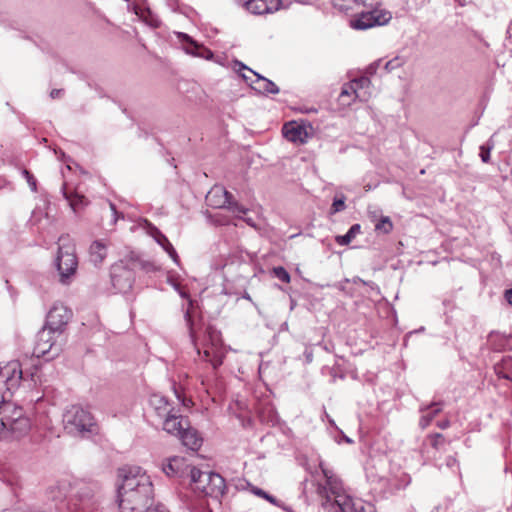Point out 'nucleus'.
I'll list each match as a JSON object with an SVG mask.
<instances>
[{
	"label": "nucleus",
	"instance_id": "obj_1",
	"mask_svg": "<svg viewBox=\"0 0 512 512\" xmlns=\"http://www.w3.org/2000/svg\"><path fill=\"white\" fill-rule=\"evenodd\" d=\"M122 483L118 487L120 512H151L153 504V484L141 467L133 466L119 471Z\"/></svg>",
	"mask_w": 512,
	"mask_h": 512
},
{
	"label": "nucleus",
	"instance_id": "obj_2",
	"mask_svg": "<svg viewBox=\"0 0 512 512\" xmlns=\"http://www.w3.org/2000/svg\"><path fill=\"white\" fill-rule=\"evenodd\" d=\"M184 319L188 327L190 339L197 351L201 355V348L203 349V359L210 363L214 370L220 367L225 357V348L222 343L221 333L212 326L205 329L203 340L198 342V335L196 333L194 322L188 308L185 311Z\"/></svg>",
	"mask_w": 512,
	"mask_h": 512
},
{
	"label": "nucleus",
	"instance_id": "obj_3",
	"mask_svg": "<svg viewBox=\"0 0 512 512\" xmlns=\"http://www.w3.org/2000/svg\"><path fill=\"white\" fill-rule=\"evenodd\" d=\"M63 425L67 433L85 437L97 433V424L93 415L78 405H72L63 414Z\"/></svg>",
	"mask_w": 512,
	"mask_h": 512
},
{
	"label": "nucleus",
	"instance_id": "obj_4",
	"mask_svg": "<svg viewBox=\"0 0 512 512\" xmlns=\"http://www.w3.org/2000/svg\"><path fill=\"white\" fill-rule=\"evenodd\" d=\"M24 380L22 366L19 361H10L0 365V408H11L13 393L19 388Z\"/></svg>",
	"mask_w": 512,
	"mask_h": 512
},
{
	"label": "nucleus",
	"instance_id": "obj_5",
	"mask_svg": "<svg viewBox=\"0 0 512 512\" xmlns=\"http://www.w3.org/2000/svg\"><path fill=\"white\" fill-rule=\"evenodd\" d=\"M78 267L75 254V247L68 235L59 237V246L56 257V268L59 273V281L62 284H69Z\"/></svg>",
	"mask_w": 512,
	"mask_h": 512
},
{
	"label": "nucleus",
	"instance_id": "obj_6",
	"mask_svg": "<svg viewBox=\"0 0 512 512\" xmlns=\"http://www.w3.org/2000/svg\"><path fill=\"white\" fill-rule=\"evenodd\" d=\"M321 473L323 477L326 480L325 484L317 483L316 485V492L317 494L325 500V502H329L331 496L335 497V503L337 504L339 510L341 512H348V509H350V505L348 503L342 504L339 500L341 497L340 493L342 491V484L341 481L333 474L331 470L328 468H325L323 466V463L320 462L319 464Z\"/></svg>",
	"mask_w": 512,
	"mask_h": 512
},
{
	"label": "nucleus",
	"instance_id": "obj_7",
	"mask_svg": "<svg viewBox=\"0 0 512 512\" xmlns=\"http://www.w3.org/2000/svg\"><path fill=\"white\" fill-rule=\"evenodd\" d=\"M1 413L4 428L8 430V437L19 438L30 430V419L24 416L21 407L12 404L11 408L3 409Z\"/></svg>",
	"mask_w": 512,
	"mask_h": 512
},
{
	"label": "nucleus",
	"instance_id": "obj_8",
	"mask_svg": "<svg viewBox=\"0 0 512 512\" xmlns=\"http://www.w3.org/2000/svg\"><path fill=\"white\" fill-rule=\"evenodd\" d=\"M382 60L378 59L369 64L364 70L354 74V100L367 102L374 94L370 77L376 74Z\"/></svg>",
	"mask_w": 512,
	"mask_h": 512
},
{
	"label": "nucleus",
	"instance_id": "obj_9",
	"mask_svg": "<svg viewBox=\"0 0 512 512\" xmlns=\"http://www.w3.org/2000/svg\"><path fill=\"white\" fill-rule=\"evenodd\" d=\"M56 336H58L56 332L44 326L36 335L33 356L37 358L55 357L60 351V348L56 345Z\"/></svg>",
	"mask_w": 512,
	"mask_h": 512
},
{
	"label": "nucleus",
	"instance_id": "obj_10",
	"mask_svg": "<svg viewBox=\"0 0 512 512\" xmlns=\"http://www.w3.org/2000/svg\"><path fill=\"white\" fill-rule=\"evenodd\" d=\"M206 200L209 205L218 208H228L234 213L245 214L247 209L239 205L235 200L232 193L225 190L223 187L215 186L207 194Z\"/></svg>",
	"mask_w": 512,
	"mask_h": 512
},
{
	"label": "nucleus",
	"instance_id": "obj_11",
	"mask_svg": "<svg viewBox=\"0 0 512 512\" xmlns=\"http://www.w3.org/2000/svg\"><path fill=\"white\" fill-rule=\"evenodd\" d=\"M139 264H140V262H139ZM137 265H138V262H132L131 263L132 267H129V266H126L123 264H117L112 267L111 282H112L113 287L117 291H119L121 293H126L132 288L133 282H134L133 268L136 267ZM141 266L143 268H146L145 265L142 263H141Z\"/></svg>",
	"mask_w": 512,
	"mask_h": 512
},
{
	"label": "nucleus",
	"instance_id": "obj_12",
	"mask_svg": "<svg viewBox=\"0 0 512 512\" xmlns=\"http://www.w3.org/2000/svg\"><path fill=\"white\" fill-rule=\"evenodd\" d=\"M72 317V311L62 303H55L49 310L45 326L60 336Z\"/></svg>",
	"mask_w": 512,
	"mask_h": 512
},
{
	"label": "nucleus",
	"instance_id": "obj_13",
	"mask_svg": "<svg viewBox=\"0 0 512 512\" xmlns=\"http://www.w3.org/2000/svg\"><path fill=\"white\" fill-rule=\"evenodd\" d=\"M391 19L390 12L373 9L370 11H362L357 14L354 19V29L366 30L374 26H381L387 24Z\"/></svg>",
	"mask_w": 512,
	"mask_h": 512
},
{
	"label": "nucleus",
	"instance_id": "obj_14",
	"mask_svg": "<svg viewBox=\"0 0 512 512\" xmlns=\"http://www.w3.org/2000/svg\"><path fill=\"white\" fill-rule=\"evenodd\" d=\"M175 35L187 54L205 59H211L213 57V52L210 49L199 44L190 35L184 32H175Z\"/></svg>",
	"mask_w": 512,
	"mask_h": 512
},
{
	"label": "nucleus",
	"instance_id": "obj_15",
	"mask_svg": "<svg viewBox=\"0 0 512 512\" xmlns=\"http://www.w3.org/2000/svg\"><path fill=\"white\" fill-rule=\"evenodd\" d=\"M193 467L186 462L185 458L174 456L162 464V471L168 477L184 478L190 476V469Z\"/></svg>",
	"mask_w": 512,
	"mask_h": 512
},
{
	"label": "nucleus",
	"instance_id": "obj_16",
	"mask_svg": "<svg viewBox=\"0 0 512 512\" xmlns=\"http://www.w3.org/2000/svg\"><path fill=\"white\" fill-rule=\"evenodd\" d=\"M145 229L147 234L151 236L155 242L163 248L165 252H167L173 262L178 264L179 256L168 238L156 226L147 220H145Z\"/></svg>",
	"mask_w": 512,
	"mask_h": 512
},
{
	"label": "nucleus",
	"instance_id": "obj_17",
	"mask_svg": "<svg viewBox=\"0 0 512 512\" xmlns=\"http://www.w3.org/2000/svg\"><path fill=\"white\" fill-rule=\"evenodd\" d=\"M202 477L207 480V486L201 485L203 494L214 498H219L224 495L226 484L220 474L211 472L210 474H203Z\"/></svg>",
	"mask_w": 512,
	"mask_h": 512
},
{
	"label": "nucleus",
	"instance_id": "obj_18",
	"mask_svg": "<svg viewBox=\"0 0 512 512\" xmlns=\"http://www.w3.org/2000/svg\"><path fill=\"white\" fill-rule=\"evenodd\" d=\"M352 105V80L345 82L338 94L333 110L341 116L349 114Z\"/></svg>",
	"mask_w": 512,
	"mask_h": 512
},
{
	"label": "nucleus",
	"instance_id": "obj_19",
	"mask_svg": "<svg viewBox=\"0 0 512 512\" xmlns=\"http://www.w3.org/2000/svg\"><path fill=\"white\" fill-rule=\"evenodd\" d=\"M162 421L163 430L167 433L179 436L182 430L188 425L189 421L183 417L177 409L169 413L167 417L160 419Z\"/></svg>",
	"mask_w": 512,
	"mask_h": 512
},
{
	"label": "nucleus",
	"instance_id": "obj_20",
	"mask_svg": "<svg viewBox=\"0 0 512 512\" xmlns=\"http://www.w3.org/2000/svg\"><path fill=\"white\" fill-rule=\"evenodd\" d=\"M241 76L255 91L261 94H278L280 91L279 87L272 80L260 75L259 73H254V76L256 77L255 80H251L245 74H241Z\"/></svg>",
	"mask_w": 512,
	"mask_h": 512
},
{
	"label": "nucleus",
	"instance_id": "obj_21",
	"mask_svg": "<svg viewBox=\"0 0 512 512\" xmlns=\"http://www.w3.org/2000/svg\"><path fill=\"white\" fill-rule=\"evenodd\" d=\"M282 134L288 141L295 144H304L308 139L306 127L295 121L284 124Z\"/></svg>",
	"mask_w": 512,
	"mask_h": 512
},
{
	"label": "nucleus",
	"instance_id": "obj_22",
	"mask_svg": "<svg viewBox=\"0 0 512 512\" xmlns=\"http://www.w3.org/2000/svg\"><path fill=\"white\" fill-rule=\"evenodd\" d=\"M149 405L159 419L167 417L169 413L175 410V408L168 401V399L160 394H152L149 398Z\"/></svg>",
	"mask_w": 512,
	"mask_h": 512
},
{
	"label": "nucleus",
	"instance_id": "obj_23",
	"mask_svg": "<svg viewBox=\"0 0 512 512\" xmlns=\"http://www.w3.org/2000/svg\"><path fill=\"white\" fill-rule=\"evenodd\" d=\"M184 446L192 451H197L202 445L203 439L198 431L186 425L178 436Z\"/></svg>",
	"mask_w": 512,
	"mask_h": 512
},
{
	"label": "nucleus",
	"instance_id": "obj_24",
	"mask_svg": "<svg viewBox=\"0 0 512 512\" xmlns=\"http://www.w3.org/2000/svg\"><path fill=\"white\" fill-rule=\"evenodd\" d=\"M280 0H253L248 3V11L255 15L272 13L277 10Z\"/></svg>",
	"mask_w": 512,
	"mask_h": 512
},
{
	"label": "nucleus",
	"instance_id": "obj_25",
	"mask_svg": "<svg viewBox=\"0 0 512 512\" xmlns=\"http://www.w3.org/2000/svg\"><path fill=\"white\" fill-rule=\"evenodd\" d=\"M61 191L63 197L67 200L69 206L74 212H77L78 210L88 205V200L86 199V197L82 194H79L76 191L69 192L66 183L62 185Z\"/></svg>",
	"mask_w": 512,
	"mask_h": 512
},
{
	"label": "nucleus",
	"instance_id": "obj_26",
	"mask_svg": "<svg viewBox=\"0 0 512 512\" xmlns=\"http://www.w3.org/2000/svg\"><path fill=\"white\" fill-rule=\"evenodd\" d=\"M107 256V245L102 240H95L89 247V260L94 266H99L103 263Z\"/></svg>",
	"mask_w": 512,
	"mask_h": 512
},
{
	"label": "nucleus",
	"instance_id": "obj_27",
	"mask_svg": "<svg viewBox=\"0 0 512 512\" xmlns=\"http://www.w3.org/2000/svg\"><path fill=\"white\" fill-rule=\"evenodd\" d=\"M423 415L420 418L419 424L422 428H426L432 419L441 412V407L438 403H432L426 408H422Z\"/></svg>",
	"mask_w": 512,
	"mask_h": 512
},
{
	"label": "nucleus",
	"instance_id": "obj_28",
	"mask_svg": "<svg viewBox=\"0 0 512 512\" xmlns=\"http://www.w3.org/2000/svg\"><path fill=\"white\" fill-rule=\"evenodd\" d=\"M333 8L339 13L347 17V22L352 27V15L349 11L352 7V0H332Z\"/></svg>",
	"mask_w": 512,
	"mask_h": 512
},
{
	"label": "nucleus",
	"instance_id": "obj_29",
	"mask_svg": "<svg viewBox=\"0 0 512 512\" xmlns=\"http://www.w3.org/2000/svg\"><path fill=\"white\" fill-rule=\"evenodd\" d=\"M211 471H201L200 469L193 467V469H190V482L194 484V489L202 492V487L207 486V480H205L202 475L203 474H210Z\"/></svg>",
	"mask_w": 512,
	"mask_h": 512
},
{
	"label": "nucleus",
	"instance_id": "obj_30",
	"mask_svg": "<svg viewBox=\"0 0 512 512\" xmlns=\"http://www.w3.org/2000/svg\"><path fill=\"white\" fill-rule=\"evenodd\" d=\"M495 142L491 137L485 144L480 146L479 156L484 163H488L490 160V152L494 148Z\"/></svg>",
	"mask_w": 512,
	"mask_h": 512
},
{
	"label": "nucleus",
	"instance_id": "obj_31",
	"mask_svg": "<svg viewBox=\"0 0 512 512\" xmlns=\"http://www.w3.org/2000/svg\"><path fill=\"white\" fill-rule=\"evenodd\" d=\"M392 228L393 224L388 216H382L375 224V230L384 234L389 233Z\"/></svg>",
	"mask_w": 512,
	"mask_h": 512
},
{
	"label": "nucleus",
	"instance_id": "obj_32",
	"mask_svg": "<svg viewBox=\"0 0 512 512\" xmlns=\"http://www.w3.org/2000/svg\"><path fill=\"white\" fill-rule=\"evenodd\" d=\"M406 60L404 57L396 56L393 59L387 61L384 65V70L387 73H390L400 67H402L405 64Z\"/></svg>",
	"mask_w": 512,
	"mask_h": 512
},
{
	"label": "nucleus",
	"instance_id": "obj_33",
	"mask_svg": "<svg viewBox=\"0 0 512 512\" xmlns=\"http://www.w3.org/2000/svg\"><path fill=\"white\" fill-rule=\"evenodd\" d=\"M272 273H273L274 277H276L277 279H279L280 281H282L284 283H289L291 280L290 274L282 266L274 267L272 269Z\"/></svg>",
	"mask_w": 512,
	"mask_h": 512
},
{
	"label": "nucleus",
	"instance_id": "obj_34",
	"mask_svg": "<svg viewBox=\"0 0 512 512\" xmlns=\"http://www.w3.org/2000/svg\"><path fill=\"white\" fill-rule=\"evenodd\" d=\"M251 492L258 497L266 499L268 502H270L271 504H273L275 506L279 505L278 500L274 496L268 494L266 491L262 490L261 488L253 486L251 488Z\"/></svg>",
	"mask_w": 512,
	"mask_h": 512
},
{
	"label": "nucleus",
	"instance_id": "obj_35",
	"mask_svg": "<svg viewBox=\"0 0 512 512\" xmlns=\"http://www.w3.org/2000/svg\"><path fill=\"white\" fill-rule=\"evenodd\" d=\"M140 17H142L144 21L152 27H158L160 25L159 19L155 15H153V13L149 9L142 11Z\"/></svg>",
	"mask_w": 512,
	"mask_h": 512
},
{
	"label": "nucleus",
	"instance_id": "obj_36",
	"mask_svg": "<svg viewBox=\"0 0 512 512\" xmlns=\"http://www.w3.org/2000/svg\"><path fill=\"white\" fill-rule=\"evenodd\" d=\"M140 17H142L144 21L152 27H158L160 25L159 19L155 15H153V13L149 9L142 11Z\"/></svg>",
	"mask_w": 512,
	"mask_h": 512
},
{
	"label": "nucleus",
	"instance_id": "obj_37",
	"mask_svg": "<svg viewBox=\"0 0 512 512\" xmlns=\"http://www.w3.org/2000/svg\"><path fill=\"white\" fill-rule=\"evenodd\" d=\"M345 209V198L343 196L341 197H335L331 206V213H338Z\"/></svg>",
	"mask_w": 512,
	"mask_h": 512
},
{
	"label": "nucleus",
	"instance_id": "obj_38",
	"mask_svg": "<svg viewBox=\"0 0 512 512\" xmlns=\"http://www.w3.org/2000/svg\"><path fill=\"white\" fill-rule=\"evenodd\" d=\"M335 240L341 246L349 244L352 240V226L348 229L345 235L336 236Z\"/></svg>",
	"mask_w": 512,
	"mask_h": 512
},
{
	"label": "nucleus",
	"instance_id": "obj_39",
	"mask_svg": "<svg viewBox=\"0 0 512 512\" xmlns=\"http://www.w3.org/2000/svg\"><path fill=\"white\" fill-rule=\"evenodd\" d=\"M22 174L23 176L25 177V179L27 180V183L29 184L31 190L33 192H36L37 190V181L35 179V177L33 176L32 173H30L28 170L24 169L22 171Z\"/></svg>",
	"mask_w": 512,
	"mask_h": 512
},
{
	"label": "nucleus",
	"instance_id": "obj_40",
	"mask_svg": "<svg viewBox=\"0 0 512 512\" xmlns=\"http://www.w3.org/2000/svg\"><path fill=\"white\" fill-rule=\"evenodd\" d=\"M444 442H445V439L442 434L436 433L432 436L431 445L435 449H440L443 446Z\"/></svg>",
	"mask_w": 512,
	"mask_h": 512
},
{
	"label": "nucleus",
	"instance_id": "obj_41",
	"mask_svg": "<svg viewBox=\"0 0 512 512\" xmlns=\"http://www.w3.org/2000/svg\"><path fill=\"white\" fill-rule=\"evenodd\" d=\"M325 416L326 418L328 419L329 423L334 426L336 428V430H338L339 432V435L341 436V439H343L346 443H352V439L350 437H348L347 435H345L343 433V431L339 430L334 422V420L332 418H330V416L325 412Z\"/></svg>",
	"mask_w": 512,
	"mask_h": 512
},
{
	"label": "nucleus",
	"instance_id": "obj_42",
	"mask_svg": "<svg viewBox=\"0 0 512 512\" xmlns=\"http://www.w3.org/2000/svg\"><path fill=\"white\" fill-rule=\"evenodd\" d=\"M109 207L112 211V214H113V220H112V223L113 224H116V222L118 221L119 218H123V214L122 213H119L116 209V206L114 203L112 202H109Z\"/></svg>",
	"mask_w": 512,
	"mask_h": 512
},
{
	"label": "nucleus",
	"instance_id": "obj_43",
	"mask_svg": "<svg viewBox=\"0 0 512 512\" xmlns=\"http://www.w3.org/2000/svg\"><path fill=\"white\" fill-rule=\"evenodd\" d=\"M234 69L237 71V72H240L242 70H247L249 71L251 74L254 75V73H256L255 71H253L252 69H250L249 67H247L245 64H243L242 62L236 60L234 62Z\"/></svg>",
	"mask_w": 512,
	"mask_h": 512
},
{
	"label": "nucleus",
	"instance_id": "obj_44",
	"mask_svg": "<svg viewBox=\"0 0 512 512\" xmlns=\"http://www.w3.org/2000/svg\"><path fill=\"white\" fill-rule=\"evenodd\" d=\"M497 338H500L501 340H503L504 342H508L510 340V336L509 337H506L500 333H497V332H491L489 334V341L490 342H494Z\"/></svg>",
	"mask_w": 512,
	"mask_h": 512
},
{
	"label": "nucleus",
	"instance_id": "obj_45",
	"mask_svg": "<svg viewBox=\"0 0 512 512\" xmlns=\"http://www.w3.org/2000/svg\"><path fill=\"white\" fill-rule=\"evenodd\" d=\"M8 438V430L4 428L2 417L0 418V440Z\"/></svg>",
	"mask_w": 512,
	"mask_h": 512
},
{
	"label": "nucleus",
	"instance_id": "obj_46",
	"mask_svg": "<svg viewBox=\"0 0 512 512\" xmlns=\"http://www.w3.org/2000/svg\"><path fill=\"white\" fill-rule=\"evenodd\" d=\"M501 369H502V368H501V366H499V365H497V366L495 367V371H496L497 375H498L499 377H502V378H505V379H511L510 374L503 372Z\"/></svg>",
	"mask_w": 512,
	"mask_h": 512
},
{
	"label": "nucleus",
	"instance_id": "obj_47",
	"mask_svg": "<svg viewBox=\"0 0 512 512\" xmlns=\"http://www.w3.org/2000/svg\"><path fill=\"white\" fill-rule=\"evenodd\" d=\"M62 95H63V90L62 89H53L50 92V97L52 99L60 98Z\"/></svg>",
	"mask_w": 512,
	"mask_h": 512
},
{
	"label": "nucleus",
	"instance_id": "obj_48",
	"mask_svg": "<svg viewBox=\"0 0 512 512\" xmlns=\"http://www.w3.org/2000/svg\"><path fill=\"white\" fill-rule=\"evenodd\" d=\"M505 299L506 301L512 305V288L505 291Z\"/></svg>",
	"mask_w": 512,
	"mask_h": 512
},
{
	"label": "nucleus",
	"instance_id": "obj_49",
	"mask_svg": "<svg viewBox=\"0 0 512 512\" xmlns=\"http://www.w3.org/2000/svg\"><path fill=\"white\" fill-rule=\"evenodd\" d=\"M457 461L454 457H448L447 460H446V465L448 467H453L454 465H456Z\"/></svg>",
	"mask_w": 512,
	"mask_h": 512
},
{
	"label": "nucleus",
	"instance_id": "obj_50",
	"mask_svg": "<svg viewBox=\"0 0 512 512\" xmlns=\"http://www.w3.org/2000/svg\"><path fill=\"white\" fill-rule=\"evenodd\" d=\"M437 425L441 429H446L449 427L450 422L448 420H444V421L438 422Z\"/></svg>",
	"mask_w": 512,
	"mask_h": 512
},
{
	"label": "nucleus",
	"instance_id": "obj_51",
	"mask_svg": "<svg viewBox=\"0 0 512 512\" xmlns=\"http://www.w3.org/2000/svg\"><path fill=\"white\" fill-rule=\"evenodd\" d=\"M360 231V225L354 224V236Z\"/></svg>",
	"mask_w": 512,
	"mask_h": 512
},
{
	"label": "nucleus",
	"instance_id": "obj_52",
	"mask_svg": "<svg viewBox=\"0 0 512 512\" xmlns=\"http://www.w3.org/2000/svg\"><path fill=\"white\" fill-rule=\"evenodd\" d=\"M511 362H512L511 359H504L503 360V366L507 367V366H509L511 364Z\"/></svg>",
	"mask_w": 512,
	"mask_h": 512
},
{
	"label": "nucleus",
	"instance_id": "obj_53",
	"mask_svg": "<svg viewBox=\"0 0 512 512\" xmlns=\"http://www.w3.org/2000/svg\"><path fill=\"white\" fill-rule=\"evenodd\" d=\"M353 283H354V286L357 285L358 283L364 284V282L359 278H357V279L354 278Z\"/></svg>",
	"mask_w": 512,
	"mask_h": 512
},
{
	"label": "nucleus",
	"instance_id": "obj_54",
	"mask_svg": "<svg viewBox=\"0 0 512 512\" xmlns=\"http://www.w3.org/2000/svg\"><path fill=\"white\" fill-rule=\"evenodd\" d=\"M495 348L496 349H505L506 348V344H501L499 346H496Z\"/></svg>",
	"mask_w": 512,
	"mask_h": 512
},
{
	"label": "nucleus",
	"instance_id": "obj_55",
	"mask_svg": "<svg viewBox=\"0 0 512 512\" xmlns=\"http://www.w3.org/2000/svg\"><path fill=\"white\" fill-rule=\"evenodd\" d=\"M360 2H361V3H364V1H363V0H354V4H357V5H358Z\"/></svg>",
	"mask_w": 512,
	"mask_h": 512
},
{
	"label": "nucleus",
	"instance_id": "obj_56",
	"mask_svg": "<svg viewBox=\"0 0 512 512\" xmlns=\"http://www.w3.org/2000/svg\"><path fill=\"white\" fill-rule=\"evenodd\" d=\"M306 355H307V360H308V361H311V354H310V353H309V354L307 353Z\"/></svg>",
	"mask_w": 512,
	"mask_h": 512
},
{
	"label": "nucleus",
	"instance_id": "obj_57",
	"mask_svg": "<svg viewBox=\"0 0 512 512\" xmlns=\"http://www.w3.org/2000/svg\"><path fill=\"white\" fill-rule=\"evenodd\" d=\"M180 295H181L182 297H187L186 293H184V292H181V293H180Z\"/></svg>",
	"mask_w": 512,
	"mask_h": 512
},
{
	"label": "nucleus",
	"instance_id": "obj_58",
	"mask_svg": "<svg viewBox=\"0 0 512 512\" xmlns=\"http://www.w3.org/2000/svg\"><path fill=\"white\" fill-rule=\"evenodd\" d=\"M175 393H176L177 398H178L179 400H181V399H180V395L177 393V391H175Z\"/></svg>",
	"mask_w": 512,
	"mask_h": 512
},
{
	"label": "nucleus",
	"instance_id": "obj_59",
	"mask_svg": "<svg viewBox=\"0 0 512 512\" xmlns=\"http://www.w3.org/2000/svg\"><path fill=\"white\" fill-rule=\"evenodd\" d=\"M335 440L337 441V443H341V440L338 439L337 437H335Z\"/></svg>",
	"mask_w": 512,
	"mask_h": 512
},
{
	"label": "nucleus",
	"instance_id": "obj_60",
	"mask_svg": "<svg viewBox=\"0 0 512 512\" xmlns=\"http://www.w3.org/2000/svg\"><path fill=\"white\" fill-rule=\"evenodd\" d=\"M247 223H248L249 225H253V224H252V222H251V220H247Z\"/></svg>",
	"mask_w": 512,
	"mask_h": 512
},
{
	"label": "nucleus",
	"instance_id": "obj_61",
	"mask_svg": "<svg viewBox=\"0 0 512 512\" xmlns=\"http://www.w3.org/2000/svg\"><path fill=\"white\" fill-rule=\"evenodd\" d=\"M432 512H439V508H436L435 510H433Z\"/></svg>",
	"mask_w": 512,
	"mask_h": 512
}]
</instances>
